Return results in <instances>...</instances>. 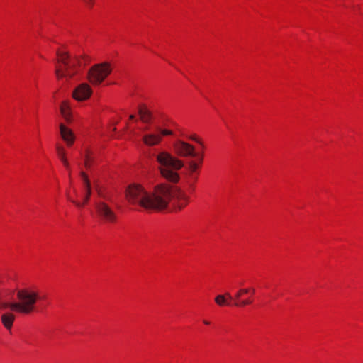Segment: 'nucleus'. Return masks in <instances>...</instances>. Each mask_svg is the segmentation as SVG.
<instances>
[{
  "label": "nucleus",
  "instance_id": "f257e3e1",
  "mask_svg": "<svg viewBox=\"0 0 363 363\" xmlns=\"http://www.w3.org/2000/svg\"><path fill=\"white\" fill-rule=\"evenodd\" d=\"M128 201L148 210H163L171 199L175 202L179 210L184 208L189 198L182 189L168 184H158L152 191H147L142 186L131 184L125 191Z\"/></svg>",
  "mask_w": 363,
  "mask_h": 363
},
{
  "label": "nucleus",
  "instance_id": "f03ea898",
  "mask_svg": "<svg viewBox=\"0 0 363 363\" xmlns=\"http://www.w3.org/2000/svg\"><path fill=\"white\" fill-rule=\"evenodd\" d=\"M41 299H43V297H41L37 291L28 288L18 289L16 301H12L11 298L9 299L0 298V311L21 315H35L39 311L37 304Z\"/></svg>",
  "mask_w": 363,
  "mask_h": 363
},
{
  "label": "nucleus",
  "instance_id": "7ed1b4c3",
  "mask_svg": "<svg viewBox=\"0 0 363 363\" xmlns=\"http://www.w3.org/2000/svg\"><path fill=\"white\" fill-rule=\"evenodd\" d=\"M58 57L55 66V73L58 79H65L69 81L79 72V68L89 63V59L86 56H72L68 52L57 51Z\"/></svg>",
  "mask_w": 363,
  "mask_h": 363
},
{
  "label": "nucleus",
  "instance_id": "20e7f679",
  "mask_svg": "<svg viewBox=\"0 0 363 363\" xmlns=\"http://www.w3.org/2000/svg\"><path fill=\"white\" fill-rule=\"evenodd\" d=\"M155 159L162 177L171 182H177L179 179L177 171L184 167L183 161L165 150L158 152Z\"/></svg>",
  "mask_w": 363,
  "mask_h": 363
},
{
  "label": "nucleus",
  "instance_id": "39448f33",
  "mask_svg": "<svg viewBox=\"0 0 363 363\" xmlns=\"http://www.w3.org/2000/svg\"><path fill=\"white\" fill-rule=\"evenodd\" d=\"M250 291L249 289H240L233 296L229 292L223 294H218L214 298L216 304L219 307L234 306L236 307H244L252 303L251 297L242 298L244 294Z\"/></svg>",
  "mask_w": 363,
  "mask_h": 363
},
{
  "label": "nucleus",
  "instance_id": "423d86ee",
  "mask_svg": "<svg viewBox=\"0 0 363 363\" xmlns=\"http://www.w3.org/2000/svg\"><path fill=\"white\" fill-rule=\"evenodd\" d=\"M111 72L109 64L101 63L92 66L87 74V78L93 85H99Z\"/></svg>",
  "mask_w": 363,
  "mask_h": 363
},
{
  "label": "nucleus",
  "instance_id": "0eeeda50",
  "mask_svg": "<svg viewBox=\"0 0 363 363\" xmlns=\"http://www.w3.org/2000/svg\"><path fill=\"white\" fill-rule=\"evenodd\" d=\"M96 213L100 219L107 223H113L117 220L115 211L105 202L99 201L96 204Z\"/></svg>",
  "mask_w": 363,
  "mask_h": 363
},
{
  "label": "nucleus",
  "instance_id": "6e6552de",
  "mask_svg": "<svg viewBox=\"0 0 363 363\" xmlns=\"http://www.w3.org/2000/svg\"><path fill=\"white\" fill-rule=\"evenodd\" d=\"M173 148L175 153L180 157H194L196 156L195 147L182 140H177L173 144Z\"/></svg>",
  "mask_w": 363,
  "mask_h": 363
},
{
  "label": "nucleus",
  "instance_id": "1a4fd4ad",
  "mask_svg": "<svg viewBox=\"0 0 363 363\" xmlns=\"http://www.w3.org/2000/svg\"><path fill=\"white\" fill-rule=\"evenodd\" d=\"M92 94L91 86L86 83H82L75 88L73 97L77 101L86 100Z\"/></svg>",
  "mask_w": 363,
  "mask_h": 363
},
{
  "label": "nucleus",
  "instance_id": "9d476101",
  "mask_svg": "<svg viewBox=\"0 0 363 363\" xmlns=\"http://www.w3.org/2000/svg\"><path fill=\"white\" fill-rule=\"evenodd\" d=\"M142 140L147 146H155L159 145L162 141L161 134L156 128L154 131L144 133Z\"/></svg>",
  "mask_w": 363,
  "mask_h": 363
},
{
  "label": "nucleus",
  "instance_id": "9b49d317",
  "mask_svg": "<svg viewBox=\"0 0 363 363\" xmlns=\"http://www.w3.org/2000/svg\"><path fill=\"white\" fill-rule=\"evenodd\" d=\"M81 177L83 179L84 187L86 189V194L84 197V203H81L74 199H70L68 196V199H69V201L71 202H72L73 203H74L78 207H81L83 206V204L86 203L88 201V200L89 199V197L91 195V184H90L89 180L88 179V177L86 176V174L84 172H81Z\"/></svg>",
  "mask_w": 363,
  "mask_h": 363
},
{
  "label": "nucleus",
  "instance_id": "f8f14e48",
  "mask_svg": "<svg viewBox=\"0 0 363 363\" xmlns=\"http://www.w3.org/2000/svg\"><path fill=\"white\" fill-rule=\"evenodd\" d=\"M59 128L62 138L68 146H71L75 140L72 130L66 127L63 123H60Z\"/></svg>",
  "mask_w": 363,
  "mask_h": 363
},
{
  "label": "nucleus",
  "instance_id": "ddd939ff",
  "mask_svg": "<svg viewBox=\"0 0 363 363\" xmlns=\"http://www.w3.org/2000/svg\"><path fill=\"white\" fill-rule=\"evenodd\" d=\"M138 114L140 116V120L143 123H149L152 118V113L145 106L139 107Z\"/></svg>",
  "mask_w": 363,
  "mask_h": 363
},
{
  "label": "nucleus",
  "instance_id": "4468645a",
  "mask_svg": "<svg viewBox=\"0 0 363 363\" xmlns=\"http://www.w3.org/2000/svg\"><path fill=\"white\" fill-rule=\"evenodd\" d=\"M60 113L67 123L72 121V114L67 101H63L60 105Z\"/></svg>",
  "mask_w": 363,
  "mask_h": 363
},
{
  "label": "nucleus",
  "instance_id": "2eb2a0df",
  "mask_svg": "<svg viewBox=\"0 0 363 363\" xmlns=\"http://www.w3.org/2000/svg\"><path fill=\"white\" fill-rule=\"evenodd\" d=\"M199 168V164L194 161H189L188 162V169L190 172L191 174H194Z\"/></svg>",
  "mask_w": 363,
  "mask_h": 363
},
{
  "label": "nucleus",
  "instance_id": "dca6fc26",
  "mask_svg": "<svg viewBox=\"0 0 363 363\" xmlns=\"http://www.w3.org/2000/svg\"><path fill=\"white\" fill-rule=\"evenodd\" d=\"M3 325L6 328L10 330L13 325L15 319H1Z\"/></svg>",
  "mask_w": 363,
  "mask_h": 363
},
{
  "label": "nucleus",
  "instance_id": "f3484780",
  "mask_svg": "<svg viewBox=\"0 0 363 363\" xmlns=\"http://www.w3.org/2000/svg\"><path fill=\"white\" fill-rule=\"evenodd\" d=\"M56 151H57V154L59 158L63 157L66 155L65 150L62 145H56Z\"/></svg>",
  "mask_w": 363,
  "mask_h": 363
},
{
  "label": "nucleus",
  "instance_id": "a211bd4d",
  "mask_svg": "<svg viewBox=\"0 0 363 363\" xmlns=\"http://www.w3.org/2000/svg\"><path fill=\"white\" fill-rule=\"evenodd\" d=\"M158 132L161 134V138H162V136L166 135H172L173 134V132L167 129H162L160 127H157Z\"/></svg>",
  "mask_w": 363,
  "mask_h": 363
},
{
  "label": "nucleus",
  "instance_id": "6ab92c4d",
  "mask_svg": "<svg viewBox=\"0 0 363 363\" xmlns=\"http://www.w3.org/2000/svg\"><path fill=\"white\" fill-rule=\"evenodd\" d=\"M91 158L90 155L89 154H86V155L85 157L84 163H85V166L87 168L90 167V166H91Z\"/></svg>",
  "mask_w": 363,
  "mask_h": 363
},
{
  "label": "nucleus",
  "instance_id": "aec40b11",
  "mask_svg": "<svg viewBox=\"0 0 363 363\" xmlns=\"http://www.w3.org/2000/svg\"><path fill=\"white\" fill-rule=\"evenodd\" d=\"M189 138L195 142H196L197 143H199V145H203V143L202 141L199 139L196 135H191L189 137Z\"/></svg>",
  "mask_w": 363,
  "mask_h": 363
},
{
  "label": "nucleus",
  "instance_id": "412c9836",
  "mask_svg": "<svg viewBox=\"0 0 363 363\" xmlns=\"http://www.w3.org/2000/svg\"><path fill=\"white\" fill-rule=\"evenodd\" d=\"M9 291H6L5 294L2 293L0 294V298H3L4 299H9L8 298Z\"/></svg>",
  "mask_w": 363,
  "mask_h": 363
},
{
  "label": "nucleus",
  "instance_id": "4be33fe9",
  "mask_svg": "<svg viewBox=\"0 0 363 363\" xmlns=\"http://www.w3.org/2000/svg\"><path fill=\"white\" fill-rule=\"evenodd\" d=\"M85 4H86L88 6H92L93 4V0H82Z\"/></svg>",
  "mask_w": 363,
  "mask_h": 363
},
{
  "label": "nucleus",
  "instance_id": "5701e85b",
  "mask_svg": "<svg viewBox=\"0 0 363 363\" xmlns=\"http://www.w3.org/2000/svg\"><path fill=\"white\" fill-rule=\"evenodd\" d=\"M60 160L62 161V162L63 163V164H64L65 162H68V160H67V157H66V155H65V157H60Z\"/></svg>",
  "mask_w": 363,
  "mask_h": 363
},
{
  "label": "nucleus",
  "instance_id": "b1692460",
  "mask_svg": "<svg viewBox=\"0 0 363 363\" xmlns=\"http://www.w3.org/2000/svg\"><path fill=\"white\" fill-rule=\"evenodd\" d=\"M1 318H14L12 315H8L7 313H5L2 315Z\"/></svg>",
  "mask_w": 363,
  "mask_h": 363
},
{
  "label": "nucleus",
  "instance_id": "393cba45",
  "mask_svg": "<svg viewBox=\"0 0 363 363\" xmlns=\"http://www.w3.org/2000/svg\"><path fill=\"white\" fill-rule=\"evenodd\" d=\"M64 166H65L67 169H69V162H65V163L64 164Z\"/></svg>",
  "mask_w": 363,
  "mask_h": 363
},
{
  "label": "nucleus",
  "instance_id": "a878e982",
  "mask_svg": "<svg viewBox=\"0 0 363 363\" xmlns=\"http://www.w3.org/2000/svg\"><path fill=\"white\" fill-rule=\"evenodd\" d=\"M202 162H203V155H201V157H200V158H199V164H201V163H202Z\"/></svg>",
  "mask_w": 363,
  "mask_h": 363
},
{
  "label": "nucleus",
  "instance_id": "bb28decb",
  "mask_svg": "<svg viewBox=\"0 0 363 363\" xmlns=\"http://www.w3.org/2000/svg\"><path fill=\"white\" fill-rule=\"evenodd\" d=\"M129 118H130V120H133V119L135 118V116H134V115H133V114H131V115H130Z\"/></svg>",
  "mask_w": 363,
  "mask_h": 363
},
{
  "label": "nucleus",
  "instance_id": "cd10ccee",
  "mask_svg": "<svg viewBox=\"0 0 363 363\" xmlns=\"http://www.w3.org/2000/svg\"><path fill=\"white\" fill-rule=\"evenodd\" d=\"M203 323H204L205 324H206V325L210 324V322H209V321H207V320H206V319H204Z\"/></svg>",
  "mask_w": 363,
  "mask_h": 363
},
{
  "label": "nucleus",
  "instance_id": "c85d7f7f",
  "mask_svg": "<svg viewBox=\"0 0 363 363\" xmlns=\"http://www.w3.org/2000/svg\"><path fill=\"white\" fill-rule=\"evenodd\" d=\"M251 293L254 294L255 293V289H252Z\"/></svg>",
  "mask_w": 363,
  "mask_h": 363
}]
</instances>
